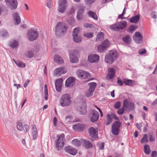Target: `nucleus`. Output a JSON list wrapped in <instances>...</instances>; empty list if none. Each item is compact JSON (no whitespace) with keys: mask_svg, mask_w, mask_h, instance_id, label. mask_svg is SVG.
Returning <instances> with one entry per match:
<instances>
[{"mask_svg":"<svg viewBox=\"0 0 157 157\" xmlns=\"http://www.w3.org/2000/svg\"><path fill=\"white\" fill-rule=\"evenodd\" d=\"M68 27L66 24L61 22H59L56 25L55 34L57 37H60L66 33Z\"/></svg>","mask_w":157,"mask_h":157,"instance_id":"f257e3e1","label":"nucleus"},{"mask_svg":"<svg viewBox=\"0 0 157 157\" xmlns=\"http://www.w3.org/2000/svg\"><path fill=\"white\" fill-rule=\"evenodd\" d=\"M59 102L60 105L62 107L69 106L71 103V96L68 94H63L61 97Z\"/></svg>","mask_w":157,"mask_h":157,"instance_id":"f03ea898","label":"nucleus"},{"mask_svg":"<svg viewBox=\"0 0 157 157\" xmlns=\"http://www.w3.org/2000/svg\"><path fill=\"white\" fill-rule=\"evenodd\" d=\"M57 137L58 139L55 141L56 146L59 150L64 145L65 136L63 134H61L60 136L57 135Z\"/></svg>","mask_w":157,"mask_h":157,"instance_id":"7ed1b4c3","label":"nucleus"},{"mask_svg":"<svg viewBox=\"0 0 157 157\" xmlns=\"http://www.w3.org/2000/svg\"><path fill=\"white\" fill-rule=\"evenodd\" d=\"M58 11L62 13H64L67 9V2L66 0H59L58 2Z\"/></svg>","mask_w":157,"mask_h":157,"instance_id":"20e7f679","label":"nucleus"},{"mask_svg":"<svg viewBox=\"0 0 157 157\" xmlns=\"http://www.w3.org/2000/svg\"><path fill=\"white\" fill-rule=\"evenodd\" d=\"M86 103L85 102L81 101L79 105L76 106V109L80 114L84 115L87 113Z\"/></svg>","mask_w":157,"mask_h":157,"instance_id":"39448f33","label":"nucleus"},{"mask_svg":"<svg viewBox=\"0 0 157 157\" xmlns=\"http://www.w3.org/2000/svg\"><path fill=\"white\" fill-rule=\"evenodd\" d=\"M121 124V123L118 121H115L113 124L112 126V133L113 135L117 136L119 134Z\"/></svg>","mask_w":157,"mask_h":157,"instance_id":"423d86ee","label":"nucleus"},{"mask_svg":"<svg viewBox=\"0 0 157 157\" xmlns=\"http://www.w3.org/2000/svg\"><path fill=\"white\" fill-rule=\"evenodd\" d=\"M109 46V41L108 40H106L103 41L100 45L97 47L98 51L100 52H103Z\"/></svg>","mask_w":157,"mask_h":157,"instance_id":"0eeeda50","label":"nucleus"},{"mask_svg":"<svg viewBox=\"0 0 157 157\" xmlns=\"http://www.w3.org/2000/svg\"><path fill=\"white\" fill-rule=\"evenodd\" d=\"M7 6L10 9L15 10L17 7L18 2L17 0H5Z\"/></svg>","mask_w":157,"mask_h":157,"instance_id":"6e6552de","label":"nucleus"},{"mask_svg":"<svg viewBox=\"0 0 157 157\" xmlns=\"http://www.w3.org/2000/svg\"><path fill=\"white\" fill-rule=\"evenodd\" d=\"M79 28L77 27L74 29L73 32V40L76 43H79L82 41L81 38L79 35Z\"/></svg>","mask_w":157,"mask_h":157,"instance_id":"1a4fd4ad","label":"nucleus"},{"mask_svg":"<svg viewBox=\"0 0 157 157\" xmlns=\"http://www.w3.org/2000/svg\"><path fill=\"white\" fill-rule=\"evenodd\" d=\"M29 40L33 41L37 38L39 33L33 29H32L28 33Z\"/></svg>","mask_w":157,"mask_h":157,"instance_id":"9d476101","label":"nucleus"},{"mask_svg":"<svg viewBox=\"0 0 157 157\" xmlns=\"http://www.w3.org/2000/svg\"><path fill=\"white\" fill-rule=\"evenodd\" d=\"M78 52L77 51L71 50L69 52V56L70 57V61L71 62L73 63H76L78 61V59L76 55L78 54Z\"/></svg>","mask_w":157,"mask_h":157,"instance_id":"9b49d317","label":"nucleus"},{"mask_svg":"<svg viewBox=\"0 0 157 157\" xmlns=\"http://www.w3.org/2000/svg\"><path fill=\"white\" fill-rule=\"evenodd\" d=\"M90 86L88 90L86 93V95L87 97H90L93 95V93L96 87V83L95 82H92L88 84Z\"/></svg>","mask_w":157,"mask_h":157,"instance_id":"f8f14e48","label":"nucleus"},{"mask_svg":"<svg viewBox=\"0 0 157 157\" xmlns=\"http://www.w3.org/2000/svg\"><path fill=\"white\" fill-rule=\"evenodd\" d=\"M64 150L67 153L73 155H75L77 153V150L73 147L70 146H65Z\"/></svg>","mask_w":157,"mask_h":157,"instance_id":"ddd939ff","label":"nucleus"},{"mask_svg":"<svg viewBox=\"0 0 157 157\" xmlns=\"http://www.w3.org/2000/svg\"><path fill=\"white\" fill-rule=\"evenodd\" d=\"M77 75L78 78L86 79L90 76V74L85 71L79 70L77 73Z\"/></svg>","mask_w":157,"mask_h":157,"instance_id":"4468645a","label":"nucleus"},{"mask_svg":"<svg viewBox=\"0 0 157 157\" xmlns=\"http://www.w3.org/2000/svg\"><path fill=\"white\" fill-rule=\"evenodd\" d=\"M133 38L135 42L137 44L141 43L143 40V36L141 33L138 32L135 33L133 36Z\"/></svg>","mask_w":157,"mask_h":157,"instance_id":"2eb2a0df","label":"nucleus"},{"mask_svg":"<svg viewBox=\"0 0 157 157\" xmlns=\"http://www.w3.org/2000/svg\"><path fill=\"white\" fill-rule=\"evenodd\" d=\"M75 83V78L72 77L68 78L66 81L65 86L67 87H72Z\"/></svg>","mask_w":157,"mask_h":157,"instance_id":"dca6fc26","label":"nucleus"},{"mask_svg":"<svg viewBox=\"0 0 157 157\" xmlns=\"http://www.w3.org/2000/svg\"><path fill=\"white\" fill-rule=\"evenodd\" d=\"M88 59L91 63L97 62L99 60V56L96 54H91L88 56Z\"/></svg>","mask_w":157,"mask_h":157,"instance_id":"f3484780","label":"nucleus"},{"mask_svg":"<svg viewBox=\"0 0 157 157\" xmlns=\"http://www.w3.org/2000/svg\"><path fill=\"white\" fill-rule=\"evenodd\" d=\"M66 72L67 71L64 67H60L55 69L54 71V75L59 76L66 73Z\"/></svg>","mask_w":157,"mask_h":157,"instance_id":"a211bd4d","label":"nucleus"},{"mask_svg":"<svg viewBox=\"0 0 157 157\" xmlns=\"http://www.w3.org/2000/svg\"><path fill=\"white\" fill-rule=\"evenodd\" d=\"M63 80L62 78H60L56 80L55 82V85L56 90L58 92L61 91V88L62 86Z\"/></svg>","mask_w":157,"mask_h":157,"instance_id":"6ab92c4d","label":"nucleus"},{"mask_svg":"<svg viewBox=\"0 0 157 157\" xmlns=\"http://www.w3.org/2000/svg\"><path fill=\"white\" fill-rule=\"evenodd\" d=\"M89 133L92 137L94 138H98V131L95 129L94 128L91 127L88 130Z\"/></svg>","mask_w":157,"mask_h":157,"instance_id":"aec40b11","label":"nucleus"},{"mask_svg":"<svg viewBox=\"0 0 157 157\" xmlns=\"http://www.w3.org/2000/svg\"><path fill=\"white\" fill-rule=\"evenodd\" d=\"M92 115L90 118V121L92 122H95L99 118V113L97 111L94 110H92Z\"/></svg>","mask_w":157,"mask_h":157,"instance_id":"412c9836","label":"nucleus"},{"mask_svg":"<svg viewBox=\"0 0 157 157\" xmlns=\"http://www.w3.org/2000/svg\"><path fill=\"white\" fill-rule=\"evenodd\" d=\"M85 8V7H82L78 10L76 16V18L78 20L80 21L83 18V14Z\"/></svg>","mask_w":157,"mask_h":157,"instance_id":"4be33fe9","label":"nucleus"},{"mask_svg":"<svg viewBox=\"0 0 157 157\" xmlns=\"http://www.w3.org/2000/svg\"><path fill=\"white\" fill-rule=\"evenodd\" d=\"M85 128V127L84 125L80 123H78L73 126V128L75 131H82Z\"/></svg>","mask_w":157,"mask_h":157,"instance_id":"5701e85b","label":"nucleus"},{"mask_svg":"<svg viewBox=\"0 0 157 157\" xmlns=\"http://www.w3.org/2000/svg\"><path fill=\"white\" fill-rule=\"evenodd\" d=\"M108 74L107 78H109V79H111L114 77L115 73V69L113 68H109L108 71Z\"/></svg>","mask_w":157,"mask_h":157,"instance_id":"b1692460","label":"nucleus"},{"mask_svg":"<svg viewBox=\"0 0 157 157\" xmlns=\"http://www.w3.org/2000/svg\"><path fill=\"white\" fill-rule=\"evenodd\" d=\"M54 60L56 63L59 64H62L64 63V61L61 57L57 55L54 56Z\"/></svg>","mask_w":157,"mask_h":157,"instance_id":"393cba45","label":"nucleus"},{"mask_svg":"<svg viewBox=\"0 0 157 157\" xmlns=\"http://www.w3.org/2000/svg\"><path fill=\"white\" fill-rule=\"evenodd\" d=\"M15 25H18L21 22V19L18 13H15L13 14Z\"/></svg>","mask_w":157,"mask_h":157,"instance_id":"a878e982","label":"nucleus"},{"mask_svg":"<svg viewBox=\"0 0 157 157\" xmlns=\"http://www.w3.org/2000/svg\"><path fill=\"white\" fill-rule=\"evenodd\" d=\"M140 19V17L139 15H136L131 17L130 19V21L131 22L134 23H137L139 21Z\"/></svg>","mask_w":157,"mask_h":157,"instance_id":"bb28decb","label":"nucleus"},{"mask_svg":"<svg viewBox=\"0 0 157 157\" xmlns=\"http://www.w3.org/2000/svg\"><path fill=\"white\" fill-rule=\"evenodd\" d=\"M123 82L126 85L133 86L134 85L135 81L130 79H124Z\"/></svg>","mask_w":157,"mask_h":157,"instance_id":"cd10ccee","label":"nucleus"},{"mask_svg":"<svg viewBox=\"0 0 157 157\" xmlns=\"http://www.w3.org/2000/svg\"><path fill=\"white\" fill-rule=\"evenodd\" d=\"M32 135L33 136V138L34 140L36 139L37 136V130L35 125H33L32 126Z\"/></svg>","mask_w":157,"mask_h":157,"instance_id":"c85d7f7f","label":"nucleus"},{"mask_svg":"<svg viewBox=\"0 0 157 157\" xmlns=\"http://www.w3.org/2000/svg\"><path fill=\"white\" fill-rule=\"evenodd\" d=\"M105 60L106 63L109 64L112 63L114 60H115L112 56H109L108 55H106L105 57Z\"/></svg>","mask_w":157,"mask_h":157,"instance_id":"c756f323","label":"nucleus"},{"mask_svg":"<svg viewBox=\"0 0 157 157\" xmlns=\"http://www.w3.org/2000/svg\"><path fill=\"white\" fill-rule=\"evenodd\" d=\"M108 55L112 56L115 60L118 57V53L115 51L111 50L109 51V54Z\"/></svg>","mask_w":157,"mask_h":157,"instance_id":"7c9ffc66","label":"nucleus"},{"mask_svg":"<svg viewBox=\"0 0 157 157\" xmlns=\"http://www.w3.org/2000/svg\"><path fill=\"white\" fill-rule=\"evenodd\" d=\"M113 115L109 114H107V122L106 124L108 125L110 124L112 122L113 118Z\"/></svg>","mask_w":157,"mask_h":157,"instance_id":"2f4dec72","label":"nucleus"},{"mask_svg":"<svg viewBox=\"0 0 157 157\" xmlns=\"http://www.w3.org/2000/svg\"><path fill=\"white\" fill-rule=\"evenodd\" d=\"M118 24L119 25L120 30L125 28L127 26V23L126 21H123L118 22Z\"/></svg>","mask_w":157,"mask_h":157,"instance_id":"473e14b6","label":"nucleus"},{"mask_svg":"<svg viewBox=\"0 0 157 157\" xmlns=\"http://www.w3.org/2000/svg\"><path fill=\"white\" fill-rule=\"evenodd\" d=\"M84 144L85 147L87 148H91L93 147L92 144L89 141L85 140H83Z\"/></svg>","mask_w":157,"mask_h":157,"instance_id":"72a5a7b5","label":"nucleus"},{"mask_svg":"<svg viewBox=\"0 0 157 157\" xmlns=\"http://www.w3.org/2000/svg\"><path fill=\"white\" fill-rule=\"evenodd\" d=\"M110 28L114 31H119L120 30L118 23L112 25L110 26Z\"/></svg>","mask_w":157,"mask_h":157,"instance_id":"f704fd0d","label":"nucleus"},{"mask_svg":"<svg viewBox=\"0 0 157 157\" xmlns=\"http://www.w3.org/2000/svg\"><path fill=\"white\" fill-rule=\"evenodd\" d=\"M18 44L17 41L14 40L10 42V46L13 48H16L17 47Z\"/></svg>","mask_w":157,"mask_h":157,"instance_id":"c9c22d12","label":"nucleus"},{"mask_svg":"<svg viewBox=\"0 0 157 157\" xmlns=\"http://www.w3.org/2000/svg\"><path fill=\"white\" fill-rule=\"evenodd\" d=\"M88 15L95 20H97L98 17L95 13L92 11H90L88 12Z\"/></svg>","mask_w":157,"mask_h":157,"instance_id":"e433bc0d","label":"nucleus"},{"mask_svg":"<svg viewBox=\"0 0 157 157\" xmlns=\"http://www.w3.org/2000/svg\"><path fill=\"white\" fill-rule=\"evenodd\" d=\"M72 144L76 146L79 147L81 144V141L77 139H75L71 141Z\"/></svg>","mask_w":157,"mask_h":157,"instance_id":"4c0bfd02","label":"nucleus"},{"mask_svg":"<svg viewBox=\"0 0 157 157\" xmlns=\"http://www.w3.org/2000/svg\"><path fill=\"white\" fill-rule=\"evenodd\" d=\"M104 38V33L101 32H100L98 34L96 40L101 41L103 40Z\"/></svg>","mask_w":157,"mask_h":157,"instance_id":"58836bf2","label":"nucleus"},{"mask_svg":"<svg viewBox=\"0 0 157 157\" xmlns=\"http://www.w3.org/2000/svg\"><path fill=\"white\" fill-rule=\"evenodd\" d=\"M131 38L129 35H126L122 38L123 41L127 44H129L130 42Z\"/></svg>","mask_w":157,"mask_h":157,"instance_id":"ea45409f","label":"nucleus"},{"mask_svg":"<svg viewBox=\"0 0 157 157\" xmlns=\"http://www.w3.org/2000/svg\"><path fill=\"white\" fill-rule=\"evenodd\" d=\"M144 151L146 154L149 155L150 154L151 150L148 145L146 144L144 146Z\"/></svg>","mask_w":157,"mask_h":157,"instance_id":"a19ab883","label":"nucleus"},{"mask_svg":"<svg viewBox=\"0 0 157 157\" xmlns=\"http://www.w3.org/2000/svg\"><path fill=\"white\" fill-rule=\"evenodd\" d=\"M126 107L127 108V106L126 105H125V103L123 104V107L121 109H119L117 111V113L120 115H121L124 112V108Z\"/></svg>","mask_w":157,"mask_h":157,"instance_id":"79ce46f5","label":"nucleus"},{"mask_svg":"<svg viewBox=\"0 0 157 157\" xmlns=\"http://www.w3.org/2000/svg\"><path fill=\"white\" fill-rule=\"evenodd\" d=\"M25 55L27 57L29 58H31L34 56V54L33 51H30L26 52L25 53Z\"/></svg>","mask_w":157,"mask_h":157,"instance_id":"37998d69","label":"nucleus"},{"mask_svg":"<svg viewBox=\"0 0 157 157\" xmlns=\"http://www.w3.org/2000/svg\"><path fill=\"white\" fill-rule=\"evenodd\" d=\"M16 64L19 67H25V65L24 63H23L21 61H15Z\"/></svg>","mask_w":157,"mask_h":157,"instance_id":"c03bdc74","label":"nucleus"},{"mask_svg":"<svg viewBox=\"0 0 157 157\" xmlns=\"http://www.w3.org/2000/svg\"><path fill=\"white\" fill-rule=\"evenodd\" d=\"M138 28L136 25H132L129 28V31L131 33L133 32V31L135 30Z\"/></svg>","mask_w":157,"mask_h":157,"instance_id":"a18cd8bd","label":"nucleus"},{"mask_svg":"<svg viewBox=\"0 0 157 157\" xmlns=\"http://www.w3.org/2000/svg\"><path fill=\"white\" fill-rule=\"evenodd\" d=\"M148 141L147 139V134H145L144 135L143 138L141 140L140 143H143L144 142H147Z\"/></svg>","mask_w":157,"mask_h":157,"instance_id":"49530a36","label":"nucleus"},{"mask_svg":"<svg viewBox=\"0 0 157 157\" xmlns=\"http://www.w3.org/2000/svg\"><path fill=\"white\" fill-rule=\"evenodd\" d=\"M84 35L85 37L88 38H91L93 37L94 33L93 32L88 33L84 34Z\"/></svg>","mask_w":157,"mask_h":157,"instance_id":"de8ad7c7","label":"nucleus"},{"mask_svg":"<svg viewBox=\"0 0 157 157\" xmlns=\"http://www.w3.org/2000/svg\"><path fill=\"white\" fill-rule=\"evenodd\" d=\"M75 10L74 7H71L70 10L68 12L67 14L68 15H71L74 14Z\"/></svg>","mask_w":157,"mask_h":157,"instance_id":"09e8293b","label":"nucleus"},{"mask_svg":"<svg viewBox=\"0 0 157 157\" xmlns=\"http://www.w3.org/2000/svg\"><path fill=\"white\" fill-rule=\"evenodd\" d=\"M67 22L71 25H73L74 24V20L73 17H71L70 19L67 21Z\"/></svg>","mask_w":157,"mask_h":157,"instance_id":"8fccbe9b","label":"nucleus"},{"mask_svg":"<svg viewBox=\"0 0 157 157\" xmlns=\"http://www.w3.org/2000/svg\"><path fill=\"white\" fill-rule=\"evenodd\" d=\"M72 119V117L71 116L69 115L67 116L66 117L65 120L66 121V123H67L71 121Z\"/></svg>","mask_w":157,"mask_h":157,"instance_id":"3c124183","label":"nucleus"},{"mask_svg":"<svg viewBox=\"0 0 157 157\" xmlns=\"http://www.w3.org/2000/svg\"><path fill=\"white\" fill-rule=\"evenodd\" d=\"M2 36H9V33L6 30H3L1 32Z\"/></svg>","mask_w":157,"mask_h":157,"instance_id":"603ef678","label":"nucleus"},{"mask_svg":"<svg viewBox=\"0 0 157 157\" xmlns=\"http://www.w3.org/2000/svg\"><path fill=\"white\" fill-rule=\"evenodd\" d=\"M117 83L120 86H122L123 85V82H122L120 79V78L119 77L117 78Z\"/></svg>","mask_w":157,"mask_h":157,"instance_id":"864d4df0","label":"nucleus"},{"mask_svg":"<svg viewBox=\"0 0 157 157\" xmlns=\"http://www.w3.org/2000/svg\"><path fill=\"white\" fill-rule=\"evenodd\" d=\"M84 27L86 28H92L94 26L92 24L86 23L84 24Z\"/></svg>","mask_w":157,"mask_h":157,"instance_id":"5fc2aeb1","label":"nucleus"},{"mask_svg":"<svg viewBox=\"0 0 157 157\" xmlns=\"http://www.w3.org/2000/svg\"><path fill=\"white\" fill-rule=\"evenodd\" d=\"M146 52V50L144 48H142L139 51L138 53L140 55H143L145 54Z\"/></svg>","mask_w":157,"mask_h":157,"instance_id":"6e6d98bb","label":"nucleus"},{"mask_svg":"<svg viewBox=\"0 0 157 157\" xmlns=\"http://www.w3.org/2000/svg\"><path fill=\"white\" fill-rule=\"evenodd\" d=\"M17 128L19 131H21L22 130L23 126L21 123H19L17 124Z\"/></svg>","mask_w":157,"mask_h":157,"instance_id":"4d7b16f0","label":"nucleus"},{"mask_svg":"<svg viewBox=\"0 0 157 157\" xmlns=\"http://www.w3.org/2000/svg\"><path fill=\"white\" fill-rule=\"evenodd\" d=\"M45 99L47 100L48 99V89L45 90L44 91Z\"/></svg>","mask_w":157,"mask_h":157,"instance_id":"13d9d810","label":"nucleus"},{"mask_svg":"<svg viewBox=\"0 0 157 157\" xmlns=\"http://www.w3.org/2000/svg\"><path fill=\"white\" fill-rule=\"evenodd\" d=\"M125 9H126V8L125 7L123 10V12L121 14L119 15H118V18H121L122 19H124V17L123 18L122 17H123L124 16V15L125 13L124 11H125Z\"/></svg>","mask_w":157,"mask_h":157,"instance_id":"bf43d9fd","label":"nucleus"},{"mask_svg":"<svg viewBox=\"0 0 157 157\" xmlns=\"http://www.w3.org/2000/svg\"><path fill=\"white\" fill-rule=\"evenodd\" d=\"M121 102L120 101H117L115 103L114 105V108L116 109H118L120 107Z\"/></svg>","mask_w":157,"mask_h":157,"instance_id":"052dcab7","label":"nucleus"},{"mask_svg":"<svg viewBox=\"0 0 157 157\" xmlns=\"http://www.w3.org/2000/svg\"><path fill=\"white\" fill-rule=\"evenodd\" d=\"M29 129V126L27 124H25L24 125L23 127V130L25 132H28Z\"/></svg>","mask_w":157,"mask_h":157,"instance_id":"680f3d73","label":"nucleus"},{"mask_svg":"<svg viewBox=\"0 0 157 157\" xmlns=\"http://www.w3.org/2000/svg\"><path fill=\"white\" fill-rule=\"evenodd\" d=\"M149 141L150 142H153L155 140V137H153L152 135H149Z\"/></svg>","mask_w":157,"mask_h":157,"instance_id":"e2e57ef3","label":"nucleus"},{"mask_svg":"<svg viewBox=\"0 0 157 157\" xmlns=\"http://www.w3.org/2000/svg\"><path fill=\"white\" fill-rule=\"evenodd\" d=\"M104 144L105 143L104 142H102L100 145L99 149L101 150H103L104 148Z\"/></svg>","mask_w":157,"mask_h":157,"instance_id":"0e129e2a","label":"nucleus"},{"mask_svg":"<svg viewBox=\"0 0 157 157\" xmlns=\"http://www.w3.org/2000/svg\"><path fill=\"white\" fill-rule=\"evenodd\" d=\"M95 0H85V1L87 4H89L94 2Z\"/></svg>","mask_w":157,"mask_h":157,"instance_id":"69168bd1","label":"nucleus"},{"mask_svg":"<svg viewBox=\"0 0 157 157\" xmlns=\"http://www.w3.org/2000/svg\"><path fill=\"white\" fill-rule=\"evenodd\" d=\"M157 152L156 151H153L152 152L151 156L152 157H156L157 156Z\"/></svg>","mask_w":157,"mask_h":157,"instance_id":"338daca9","label":"nucleus"},{"mask_svg":"<svg viewBox=\"0 0 157 157\" xmlns=\"http://www.w3.org/2000/svg\"><path fill=\"white\" fill-rule=\"evenodd\" d=\"M54 126H56V123L57 121V120L56 117H54L53 119Z\"/></svg>","mask_w":157,"mask_h":157,"instance_id":"774afa93","label":"nucleus"}]
</instances>
